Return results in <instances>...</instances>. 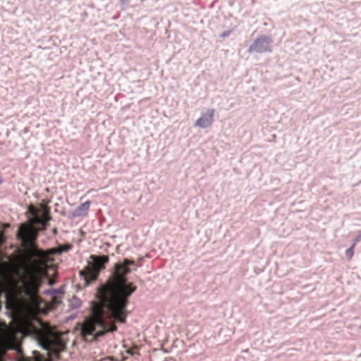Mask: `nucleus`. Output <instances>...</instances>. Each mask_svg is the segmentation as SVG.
<instances>
[{
  "mask_svg": "<svg viewBox=\"0 0 361 361\" xmlns=\"http://www.w3.org/2000/svg\"><path fill=\"white\" fill-rule=\"evenodd\" d=\"M356 243L357 242L353 240V243L351 245V246L345 250V255L348 259H351L354 255V248Z\"/></svg>",
  "mask_w": 361,
  "mask_h": 361,
  "instance_id": "obj_7",
  "label": "nucleus"
},
{
  "mask_svg": "<svg viewBox=\"0 0 361 361\" xmlns=\"http://www.w3.org/2000/svg\"><path fill=\"white\" fill-rule=\"evenodd\" d=\"M90 205L91 202L89 200L80 204L70 214L69 218L73 219L78 217L86 216L88 214Z\"/></svg>",
  "mask_w": 361,
  "mask_h": 361,
  "instance_id": "obj_6",
  "label": "nucleus"
},
{
  "mask_svg": "<svg viewBox=\"0 0 361 361\" xmlns=\"http://www.w3.org/2000/svg\"><path fill=\"white\" fill-rule=\"evenodd\" d=\"M134 262L125 259L115 264L113 276L97 290L96 295L99 302H92V316L86 319L82 326L84 337L92 335L97 328L92 339L116 330L114 322L124 323L127 317V298L136 289L131 283H127L124 276L130 272L129 266Z\"/></svg>",
  "mask_w": 361,
  "mask_h": 361,
  "instance_id": "obj_1",
  "label": "nucleus"
},
{
  "mask_svg": "<svg viewBox=\"0 0 361 361\" xmlns=\"http://www.w3.org/2000/svg\"><path fill=\"white\" fill-rule=\"evenodd\" d=\"M215 110L208 108L202 112L194 123V126L200 129H205L210 127L214 120Z\"/></svg>",
  "mask_w": 361,
  "mask_h": 361,
  "instance_id": "obj_4",
  "label": "nucleus"
},
{
  "mask_svg": "<svg viewBox=\"0 0 361 361\" xmlns=\"http://www.w3.org/2000/svg\"><path fill=\"white\" fill-rule=\"evenodd\" d=\"M361 239V231L359 233L358 235L354 239L355 242H358Z\"/></svg>",
  "mask_w": 361,
  "mask_h": 361,
  "instance_id": "obj_8",
  "label": "nucleus"
},
{
  "mask_svg": "<svg viewBox=\"0 0 361 361\" xmlns=\"http://www.w3.org/2000/svg\"><path fill=\"white\" fill-rule=\"evenodd\" d=\"M4 241V237L1 233H0V243H1Z\"/></svg>",
  "mask_w": 361,
  "mask_h": 361,
  "instance_id": "obj_9",
  "label": "nucleus"
},
{
  "mask_svg": "<svg viewBox=\"0 0 361 361\" xmlns=\"http://www.w3.org/2000/svg\"><path fill=\"white\" fill-rule=\"evenodd\" d=\"M127 1L128 0H121V3L124 5L126 4Z\"/></svg>",
  "mask_w": 361,
  "mask_h": 361,
  "instance_id": "obj_10",
  "label": "nucleus"
},
{
  "mask_svg": "<svg viewBox=\"0 0 361 361\" xmlns=\"http://www.w3.org/2000/svg\"><path fill=\"white\" fill-rule=\"evenodd\" d=\"M109 261L107 256H90L88 260V266L86 271H80L81 275H85L87 284L96 280L98 273L104 267V264Z\"/></svg>",
  "mask_w": 361,
  "mask_h": 361,
  "instance_id": "obj_3",
  "label": "nucleus"
},
{
  "mask_svg": "<svg viewBox=\"0 0 361 361\" xmlns=\"http://www.w3.org/2000/svg\"><path fill=\"white\" fill-rule=\"evenodd\" d=\"M271 41L268 37H259L250 47V52L264 53L271 51Z\"/></svg>",
  "mask_w": 361,
  "mask_h": 361,
  "instance_id": "obj_5",
  "label": "nucleus"
},
{
  "mask_svg": "<svg viewBox=\"0 0 361 361\" xmlns=\"http://www.w3.org/2000/svg\"><path fill=\"white\" fill-rule=\"evenodd\" d=\"M39 343L41 347L49 350L53 348L54 350H60L64 346V341L61 337V334L50 329H46L39 334Z\"/></svg>",
  "mask_w": 361,
  "mask_h": 361,
  "instance_id": "obj_2",
  "label": "nucleus"
}]
</instances>
